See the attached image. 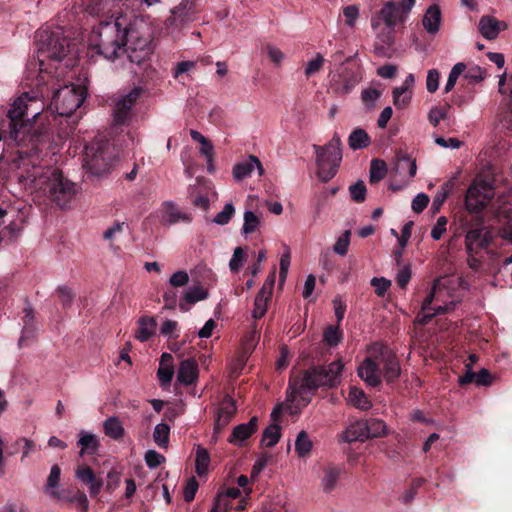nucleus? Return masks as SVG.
I'll return each instance as SVG.
<instances>
[{
    "label": "nucleus",
    "mask_w": 512,
    "mask_h": 512,
    "mask_svg": "<svg viewBox=\"0 0 512 512\" xmlns=\"http://www.w3.org/2000/svg\"><path fill=\"white\" fill-rule=\"evenodd\" d=\"M324 62H325L324 57L320 53H317L315 55V57L313 59L309 60L307 62V64L305 65V68H304L305 76L307 78H309V77L315 75L316 73H318L322 69Z\"/></svg>",
    "instance_id": "nucleus-49"
},
{
    "label": "nucleus",
    "mask_w": 512,
    "mask_h": 512,
    "mask_svg": "<svg viewBox=\"0 0 512 512\" xmlns=\"http://www.w3.org/2000/svg\"><path fill=\"white\" fill-rule=\"evenodd\" d=\"M236 404L235 401L229 397L225 396L224 399L220 403V407L217 412V416L224 418L228 421H230L233 417V415L236 412Z\"/></svg>",
    "instance_id": "nucleus-47"
},
{
    "label": "nucleus",
    "mask_w": 512,
    "mask_h": 512,
    "mask_svg": "<svg viewBox=\"0 0 512 512\" xmlns=\"http://www.w3.org/2000/svg\"><path fill=\"white\" fill-rule=\"evenodd\" d=\"M365 420H358L351 423L339 436L340 442H364L367 440Z\"/></svg>",
    "instance_id": "nucleus-25"
},
{
    "label": "nucleus",
    "mask_w": 512,
    "mask_h": 512,
    "mask_svg": "<svg viewBox=\"0 0 512 512\" xmlns=\"http://www.w3.org/2000/svg\"><path fill=\"white\" fill-rule=\"evenodd\" d=\"M344 368L341 360L333 361L327 368L313 367L304 372L299 380L291 381L286 403H293L296 395L312 392L320 387H335L340 382V374Z\"/></svg>",
    "instance_id": "nucleus-5"
},
{
    "label": "nucleus",
    "mask_w": 512,
    "mask_h": 512,
    "mask_svg": "<svg viewBox=\"0 0 512 512\" xmlns=\"http://www.w3.org/2000/svg\"><path fill=\"white\" fill-rule=\"evenodd\" d=\"M358 376L370 387L382 383H393L401 374L396 354L382 343H374L368 348V356L357 368Z\"/></svg>",
    "instance_id": "nucleus-3"
},
{
    "label": "nucleus",
    "mask_w": 512,
    "mask_h": 512,
    "mask_svg": "<svg viewBox=\"0 0 512 512\" xmlns=\"http://www.w3.org/2000/svg\"><path fill=\"white\" fill-rule=\"evenodd\" d=\"M465 70L466 64L463 62H459L452 67L444 87V93H449L453 90L458 78L464 73Z\"/></svg>",
    "instance_id": "nucleus-46"
},
{
    "label": "nucleus",
    "mask_w": 512,
    "mask_h": 512,
    "mask_svg": "<svg viewBox=\"0 0 512 512\" xmlns=\"http://www.w3.org/2000/svg\"><path fill=\"white\" fill-rule=\"evenodd\" d=\"M453 186H454L453 181H447L437 191V193L435 194V196L433 198V202H432V208L435 211H438L440 209V207L443 205L447 196L452 191Z\"/></svg>",
    "instance_id": "nucleus-45"
},
{
    "label": "nucleus",
    "mask_w": 512,
    "mask_h": 512,
    "mask_svg": "<svg viewBox=\"0 0 512 512\" xmlns=\"http://www.w3.org/2000/svg\"><path fill=\"white\" fill-rule=\"evenodd\" d=\"M495 218L499 222L512 221V188L497 197L491 206Z\"/></svg>",
    "instance_id": "nucleus-19"
},
{
    "label": "nucleus",
    "mask_w": 512,
    "mask_h": 512,
    "mask_svg": "<svg viewBox=\"0 0 512 512\" xmlns=\"http://www.w3.org/2000/svg\"><path fill=\"white\" fill-rule=\"evenodd\" d=\"M313 443L308 434L302 430L298 433L295 440V451L299 457H305L310 454Z\"/></svg>",
    "instance_id": "nucleus-39"
},
{
    "label": "nucleus",
    "mask_w": 512,
    "mask_h": 512,
    "mask_svg": "<svg viewBox=\"0 0 512 512\" xmlns=\"http://www.w3.org/2000/svg\"><path fill=\"white\" fill-rule=\"evenodd\" d=\"M493 197L492 188L481 179H474L465 194V209L471 214L481 213Z\"/></svg>",
    "instance_id": "nucleus-12"
},
{
    "label": "nucleus",
    "mask_w": 512,
    "mask_h": 512,
    "mask_svg": "<svg viewBox=\"0 0 512 512\" xmlns=\"http://www.w3.org/2000/svg\"><path fill=\"white\" fill-rule=\"evenodd\" d=\"M347 401L350 405L360 410H368L372 407L371 401L365 392L358 387H351L348 393Z\"/></svg>",
    "instance_id": "nucleus-34"
},
{
    "label": "nucleus",
    "mask_w": 512,
    "mask_h": 512,
    "mask_svg": "<svg viewBox=\"0 0 512 512\" xmlns=\"http://www.w3.org/2000/svg\"><path fill=\"white\" fill-rule=\"evenodd\" d=\"M399 17V8L396 6V3L393 0H390L383 5L378 15L371 19V26L373 30H377L381 22H383L388 28L389 33L385 40L386 44L388 45L392 43L391 34L395 31Z\"/></svg>",
    "instance_id": "nucleus-14"
},
{
    "label": "nucleus",
    "mask_w": 512,
    "mask_h": 512,
    "mask_svg": "<svg viewBox=\"0 0 512 512\" xmlns=\"http://www.w3.org/2000/svg\"><path fill=\"white\" fill-rule=\"evenodd\" d=\"M245 260V253L244 250L241 247H236L233 253L232 258L229 262V267L231 271L236 272L240 269V267L243 265V262Z\"/></svg>",
    "instance_id": "nucleus-60"
},
{
    "label": "nucleus",
    "mask_w": 512,
    "mask_h": 512,
    "mask_svg": "<svg viewBox=\"0 0 512 512\" xmlns=\"http://www.w3.org/2000/svg\"><path fill=\"white\" fill-rule=\"evenodd\" d=\"M349 192L352 200L357 203L363 202L366 198V187L362 181H358L351 185L349 187Z\"/></svg>",
    "instance_id": "nucleus-54"
},
{
    "label": "nucleus",
    "mask_w": 512,
    "mask_h": 512,
    "mask_svg": "<svg viewBox=\"0 0 512 512\" xmlns=\"http://www.w3.org/2000/svg\"><path fill=\"white\" fill-rule=\"evenodd\" d=\"M145 462L149 468L154 469L165 462V457L156 450L151 449L145 454Z\"/></svg>",
    "instance_id": "nucleus-56"
},
{
    "label": "nucleus",
    "mask_w": 512,
    "mask_h": 512,
    "mask_svg": "<svg viewBox=\"0 0 512 512\" xmlns=\"http://www.w3.org/2000/svg\"><path fill=\"white\" fill-rule=\"evenodd\" d=\"M275 279L276 273L275 271H272L266 278L260 291L257 293L254 300V308L252 311V316L254 319H260L265 315L267 311V303L272 295V291L274 288Z\"/></svg>",
    "instance_id": "nucleus-17"
},
{
    "label": "nucleus",
    "mask_w": 512,
    "mask_h": 512,
    "mask_svg": "<svg viewBox=\"0 0 512 512\" xmlns=\"http://www.w3.org/2000/svg\"><path fill=\"white\" fill-rule=\"evenodd\" d=\"M395 170L400 175L407 174L408 178L411 179L416 175V161L409 156L403 155L398 158L395 165Z\"/></svg>",
    "instance_id": "nucleus-37"
},
{
    "label": "nucleus",
    "mask_w": 512,
    "mask_h": 512,
    "mask_svg": "<svg viewBox=\"0 0 512 512\" xmlns=\"http://www.w3.org/2000/svg\"><path fill=\"white\" fill-rule=\"evenodd\" d=\"M370 143L371 139L369 135L362 128L353 130L348 138V144L353 150L366 148L370 145Z\"/></svg>",
    "instance_id": "nucleus-35"
},
{
    "label": "nucleus",
    "mask_w": 512,
    "mask_h": 512,
    "mask_svg": "<svg viewBox=\"0 0 512 512\" xmlns=\"http://www.w3.org/2000/svg\"><path fill=\"white\" fill-rule=\"evenodd\" d=\"M195 7L193 0H181L171 10L170 17L166 20V27L171 32L179 31L185 24L194 20Z\"/></svg>",
    "instance_id": "nucleus-15"
},
{
    "label": "nucleus",
    "mask_w": 512,
    "mask_h": 512,
    "mask_svg": "<svg viewBox=\"0 0 512 512\" xmlns=\"http://www.w3.org/2000/svg\"><path fill=\"white\" fill-rule=\"evenodd\" d=\"M387 174V166L383 160L373 159L370 164L369 179L371 183H378Z\"/></svg>",
    "instance_id": "nucleus-42"
},
{
    "label": "nucleus",
    "mask_w": 512,
    "mask_h": 512,
    "mask_svg": "<svg viewBox=\"0 0 512 512\" xmlns=\"http://www.w3.org/2000/svg\"><path fill=\"white\" fill-rule=\"evenodd\" d=\"M170 427L166 423H159L153 431V440L161 448H167L169 445Z\"/></svg>",
    "instance_id": "nucleus-41"
},
{
    "label": "nucleus",
    "mask_w": 512,
    "mask_h": 512,
    "mask_svg": "<svg viewBox=\"0 0 512 512\" xmlns=\"http://www.w3.org/2000/svg\"><path fill=\"white\" fill-rule=\"evenodd\" d=\"M381 96V92L375 88H366L361 92V100L368 109L374 108Z\"/></svg>",
    "instance_id": "nucleus-51"
},
{
    "label": "nucleus",
    "mask_w": 512,
    "mask_h": 512,
    "mask_svg": "<svg viewBox=\"0 0 512 512\" xmlns=\"http://www.w3.org/2000/svg\"><path fill=\"white\" fill-rule=\"evenodd\" d=\"M191 215L181 211L172 201H165L161 205V222L165 225H173L179 222H190Z\"/></svg>",
    "instance_id": "nucleus-20"
},
{
    "label": "nucleus",
    "mask_w": 512,
    "mask_h": 512,
    "mask_svg": "<svg viewBox=\"0 0 512 512\" xmlns=\"http://www.w3.org/2000/svg\"><path fill=\"white\" fill-rule=\"evenodd\" d=\"M178 324L174 320H166L162 323L160 328V333L169 338L176 339L178 338Z\"/></svg>",
    "instance_id": "nucleus-58"
},
{
    "label": "nucleus",
    "mask_w": 512,
    "mask_h": 512,
    "mask_svg": "<svg viewBox=\"0 0 512 512\" xmlns=\"http://www.w3.org/2000/svg\"><path fill=\"white\" fill-rule=\"evenodd\" d=\"M86 97V88L82 85H66L58 89L51 100L50 108L58 115L70 116L79 108Z\"/></svg>",
    "instance_id": "nucleus-10"
},
{
    "label": "nucleus",
    "mask_w": 512,
    "mask_h": 512,
    "mask_svg": "<svg viewBox=\"0 0 512 512\" xmlns=\"http://www.w3.org/2000/svg\"><path fill=\"white\" fill-rule=\"evenodd\" d=\"M342 340V334L336 326H329L323 334V341L329 346H337Z\"/></svg>",
    "instance_id": "nucleus-50"
},
{
    "label": "nucleus",
    "mask_w": 512,
    "mask_h": 512,
    "mask_svg": "<svg viewBox=\"0 0 512 512\" xmlns=\"http://www.w3.org/2000/svg\"><path fill=\"white\" fill-rule=\"evenodd\" d=\"M342 472L343 468L338 465L328 464L323 468L321 488L325 493H330L336 488Z\"/></svg>",
    "instance_id": "nucleus-28"
},
{
    "label": "nucleus",
    "mask_w": 512,
    "mask_h": 512,
    "mask_svg": "<svg viewBox=\"0 0 512 512\" xmlns=\"http://www.w3.org/2000/svg\"><path fill=\"white\" fill-rule=\"evenodd\" d=\"M254 169H257L259 176H262L264 174V168L260 160L256 156L250 155L248 159L236 163L233 166V177L236 181H241L249 177L254 171Z\"/></svg>",
    "instance_id": "nucleus-21"
},
{
    "label": "nucleus",
    "mask_w": 512,
    "mask_h": 512,
    "mask_svg": "<svg viewBox=\"0 0 512 512\" xmlns=\"http://www.w3.org/2000/svg\"><path fill=\"white\" fill-rule=\"evenodd\" d=\"M316 154L317 176L323 181L331 180L337 173L342 161V142L337 133L325 145H313Z\"/></svg>",
    "instance_id": "nucleus-7"
},
{
    "label": "nucleus",
    "mask_w": 512,
    "mask_h": 512,
    "mask_svg": "<svg viewBox=\"0 0 512 512\" xmlns=\"http://www.w3.org/2000/svg\"><path fill=\"white\" fill-rule=\"evenodd\" d=\"M283 250L284 251H283V254L281 255L280 263H279V266H280L279 280H280L281 284L284 283L286 280L288 270L290 267V262H291V250H290L289 246L286 244H283Z\"/></svg>",
    "instance_id": "nucleus-48"
},
{
    "label": "nucleus",
    "mask_w": 512,
    "mask_h": 512,
    "mask_svg": "<svg viewBox=\"0 0 512 512\" xmlns=\"http://www.w3.org/2000/svg\"><path fill=\"white\" fill-rule=\"evenodd\" d=\"M441 19V10L438 5L434 4L427 8L422 18V25L429 34L435 35L440 29Z\"/></svg>",
    "instance_id": "nucleus-29"
},
{
    "label": "nucleus",
    "mask_w": 512,
    "mask_h": 512,
    "mask_svg": "<svg viewBox=\"0 0 512 512\" xmlns=\"http://www.w3.org/2000/svg\"><path fill=\"white\" fill-rule=\"evenodd\" d=\"M140 93L141 90L135 88L116 101L113 112V122L115 125H123L129 120L131 108L136 103Z\"/></svg>",
    "instance_id": "nucleus-16"
},
{
    "label": "nucleus",
    "mask_w": 512,
    "mask_h": 512,
    "mask_svg": "<svg viewBox=\"0 0 512 512\" xmlns=\"http://www.w3.org/2000/svg\"><path fill=\"white\" fill-rule=\"evenodd\" d=\"M362 80V71L359 65L353 64L347 66L338 75V79H333L331 87L335 93L344 96L349 94Z\"/></svg>",
    "instance_id": "nucleus-13"
},
{
    "label": "nucleus",
    "mask_w": 512,
    "mask_h": 512,
    "mask_svg": "<svg viewBox=\"0 0 512 512\" xmlns=\"http://www.w3.org/2000/svg\"><path fill=\"white\" fill-rule=\"evenodd\" d=\"M44 110L43 101L36 93H24L18 97L8 111V137L21 146L20 150L31 153L39 152L40 143H34L41 137V132L35 128V119Z\"/></svg>",
    "instance_id": "nucleus-2"
},
{
    "label": "nucleus",
    "mask_w": 512,
    "mask_h": 512,
    "mask_svg": "<svg viewBox=\"0 0 512 512\" xmlns=\"http://www.w3.org/2000/svg\"><path fill=\"white\" fill-rule=\"evenodd\" d=\"M366 422V434L367 439L369 438H378L386 435L387 433V426L386 424L379 419L371 418L368 420H365Z\"/></svg>",
    "instance_id": "nucleus-38"
},
{
    "label": "nucleus",
    "mask_w": 512,
    "mask_h": 512,
    "mask_svg": "<svg viewBox=\"0 0 512 512\" xmlns=\"http://www.w3.org/2000/svg\"><path fill=\"white\" fill-rule=\"evenodd\" d=\"M116 163L114 148L108 141L96 139L85 148L83 167L93 176H103Z\"/></svg>",
    "instance_id": "nucleus-8"
},
{
    "label": "nucleus",
    "mask_w": 512,
    "mask_h": 512,
    "mask_svg": "<svg viewBox=\"0 0 512 512\" xmlns=\"http://www.w3.org/2000/svg\"><path fill=\"white\" fill-rule=\"evenodd\" d=\"M439 72L436 69H431L427 73L426 88L430 93L437 91L439 87Z\"/></svg>",
    "instance_id": "nucleus-63"
},
{
    "label": "nucleus",
    "mask_w": 512,
    "mask_h": 512,
    "mask_svg": "<svg viewBox=\"0 0 512 512\" xmlns=\"http://www.w3.org/2000/svg\"><path fill=\"white\" fill-rule=\"evenodd\" d=\"M350 235L351 232L349 230H346L341 236L338 237L333 246V251L336 254L340 256H345L347 254L348 247L350 244Z\"/></svg>",
    "instance_id": "nucleus-53"
},
{
    "label": "nucleus",
    "mask_w": 512,
    "mask_h": 512,
    "mask_svg": "<svg viewBox=\"0 0 512 512\" xmlns=\"http://www.w3.org/2000/svg\"><path fill=\"white\" fill-rule=\"evenodd\" d=\"M447 117V109L444 107H433L428 113L429 122L434 126H438L441 120Z\"/></svg>",
    "instance_id": "nucleus-59"
},
{
    "label": "nucleus",
    "mask_w": 512,
    "mask_h": 512,
    "mask_svg": "<svg viewBox=\"0 0 512 512\" xmlns=\"http://www.w3.org/2000/svg\"><path fill=\"white\" fill-rule=\"evenodd\" d=\"M189 282V275L186 271L180 270L170 276L169 283L172 287H183Z\"/></svg>",
    "instance_id": "nucleus-62"
},
{
    "label": "nucleus",
    "mask_w": 512,
    "mask_h": 512,
    "mask_svg": "<svg viewBox=\"0 0 512 512\" xmlns=\"http://www.w3.org/2000/svg\"><path fill=\"white\" fill-rule=\"evenodd\" d=\"M462 75L471 82H479L485 78V70L477 65L466 66V70Z\"/></svg>",
    "instance_id": "nucleus-55"
},
{
    "label": "nucleus",
    "mask_w": 512,
    "mask_h": 512,
    "mask_svg": "<svg viewBox=\"0 0 512 512\" xmlns=\"http://www.w3.org/2000/svg\"><path fill=\"white\" fill-rule=\"evenodd\" d=\"M491 237L485 228H474L467 231L465 245L468 253H477L479 250L488 247Z\"/></svg>",
    "instance_id": "nucleus-18"
},
{
    "label": "nucleus",
    "mask_w": 512,
    "mask_h": 512,
    "mask_svg": "<svg viewBox=\"0 0 512 512\" xmlns=\"http://www.w3.org/2000/svg\"><path fill=\"white\" fill-rule=\"evenodd\" d=\"M208 297V291L201 285L187 288L179 300V309L183 312L189 311L190 307L195 303L205 300Z\"/></svg>",
    "instance_id": "nucleus-24"
},
{
    "label": "nucleus",
    "mask_w": 512,
    "mask_h": 512,
    "mask_svg": "<svg viewBox=\"0 0 512 512\" xmlns=\"http://www.w3.org/2000/svg\"><path fill=\"white\" fill-rule=\"evenodd\" d=\"M258 427L257 417H252L248 423H243L236 426L228 441L231 444L241 445L246 439H248L253 433L256 432Z\"/></svg>",
    "instance_id": "nucleus-27"
},
{
    "label": "nucleus",
    "mask_w": 512,
    "mask_h": 512,
    "mask_svg": "<svg viewBox=\"0 0 512 512\" xmlns=\"http://www.w3.org/2000/svg\"><path fill=\"white\" fill-rule=\"evenodd\" d=\"M17 169V178L25 190L36 198H47L61 209L71 206L75 199L77 185L55 168L41 165L40 152L18 150L13 161Z\"/></svg>",
    "instance_id": "nucleus-1"
},
{
    "label": "nucleus",
    "mask_w": 512,
    "mask_h": 512,
    "mask_svg": "<svg viewBox=\"0 0 512 512\" xmlns=\"http://www.w3.org/2000/svg\"><path fill=\"white\" fill-rule=\"evenodd\" d=\"M157 323L153 317H141L138 320V329L135 338L141 342L147 341L156 332Z\"/></svg>",
    "instance_id": "nucleus-32"
},
{
    "label": "nucleus",
    "mask_w": 512,
    "mask_h": 512,
    "mask_svg": "<svg viewBox=\"0 0 512 512\" xmlns=\"http://www.w3.org/2000/svg\"><path fill=\"white\" fill-rule=\"evenodd\" d=\"M265 51L270 60L277 66L281 65L282 61L285 59V54L271 43L265 45Z\"/></svg>",
    "instance_id": "nucleus-57"
},
{
    "label": "nucleus",
    "mask_w": 512,
    "mask_h": 512,
    "mask_svg": "<svg viewBox=\"0 0 512 512\" xmlns=\"http://www.w3.org/2000/svg\"><path fill=\"white\" fill-rule=\"evenodd\" d=\"M69 43L67 38L59 32H42L39 35L37 63L40 72H48L47 60L61 61L68 53Z\"/></svg>",
    "instance_id": "nucleus-9"
},
{
    "label": "nucleus",
    "mask_w": 512,
    "mask_h": 512,
    "mask_svg": "<svg viewBox=\"0 0 512 512\" xmlns=\"http://www.w3.org/2000/svg\"><path fill=\"white\" fill-rule=\"evenodd\" d=\"M235 213V208L232 203H227L223 207L222 211L217 213L213 219V222L218 225H226L229 223Z\"/></svg>",
    "instance_id": "nucleus-52"
},
{
    "label": "nucleus",
    "mask_w": 512,
    "mask_h": 512,
    "mask_svg": "<svg viewBox=\"0 0 512 512\" xmlns=\"http://www.w3.org/2000/svg\"><path fill=\"white\" fill-rule=\"evenodd\" d=\"M478 27L484 38L493 40L498 36L500 31L506 28V24L492 16L486 15L481 17Z\"/></svg>",
    "instance_id": "nucleus-26"
},
{
    "label": "nucleus",
    "mask_w": 512,
    "mask_h": 512,
    "mask_svg": "<svg viewBox=\"0 0 512 512\" xmlns=\"http://www.w3.org/2000/svg\"><path fill=\"white\" fill-rule=\"evenodd\" d=\"M343 16L345 23L349 27H354L356 20L359 17V9L355 5H349L343 9Z\"/></svg>",
    "instance_id": "nucleus-61"
},
{
    "label": "nucleus",
    "mask_w": 512,
    "mask_h": 512,
    "mask_svg": "<svg viewBox=\"0 0 512 512\" xmlns=\"http://www.w3.org/2000/svg\"><path fill=\"white\" fill-rule=\"evenodd\" d=\"M76 478L88 487L92 496H97L103 486V481L96 478L93 470L87 465H79L75 471Z\"/></svg>",
    "instance_id": "nucleus-22"
},
{
    "label": "nucleus",
    "mask_w": 512,
    "mask_h": 512,
    "mask_svg": "<svg viewBox=\"0 0 512 512\" xmlns=\"http://www.w3.org/2000/svg\"><path fill=\"white\" fill-rule=\"evenodd\" d=\"M243 220L242 233L244 235L254 233L261 225V217L250 210L244 212Z\"/></svg>",
    "instance_id": "nucleus-40"
},
{
    "label": "nucleus",
    "mask_w": 512,
    "mask_h": 512,
    "mask_svg": "<svg viewBox=\"0 0 512 512\" xmlns=\"http://www.w3.org/2000/svg\"><path fill=\"white\" fill-rule=\"evenodd\" d=\"M103 430L113 440H121L125 434L123 424L116 416H110L103 422Z\"/></svg>",
    "instance_id": "nucleus-33"
},
{
    "label": "nucleus",
    "mask_w": 512,
    "mask_h": 512,
    "mask_svg": "<svg viewBox=\"0 0 512 512\" xmlns=\"http://www.w3.org/2000/svg\"><path fill=\"white\" fill-rule=\"evenodd\" d=\"M209 464H210V456H209L208 451L205 448L198 446L196 449V460H195L196 473L199 476L206 474Z\"/></svg>",
    "instance_id": "nucleus-44"
},
{
    "label": "nucleus",
    "mask_w": 512,
    "mask_h": 512,
    "mask_svg": "<svg viewBox=\"0 0 512 512\" xmlns=\"http://www.w3.org/2000/svg\"><path fill=\"white\" fill-rule=\"evenodd\" d=\"M77 444L81 447L80 456H83L85 453H95L99 446L96 436L86 431L80 433Z\"/></svg>",
    "instance_id": "nucleus-36"
},
{
    "label": "nucleus",
    "mask_w": 512,
    "mask_h": 512,
    "mask_svg": "<svg viewBox=\"0 0 512 512\" xmlns=\"http://www.w3.org/2000/svg\"><path fill=\"white\" fill-rule=\"evenodd\" d=\"M123 52L127 53V57L131 63L141 65L145 63L151 53V31L147 24L141 22L139 24H131L125 26V44Z\"/></svg>",
    "instance_id": "nucleus-6"
},
{
    "label": "nucleus",
    "mask_w": 512,
    "mask_h": 512,
    "mask_svg": "<svg viewBox=\"0 0 512 512\" xmlns=\"http://www.w3.org/2000/svg\"><path fill=\"white\" fill-rule=\"evenodd\" d=\"M280 437V426L270 424L263 432L261 443L267 447H273L278 443Z\"/></svg>",
    "instance_id": "nucleus-43"
},
{
    "label": "nucleus",
    "mask_w": 512,
    "mask_h": 512,
    "mask_svg": "<svg viewBox=\"0 0 512 512\" xmlns=\"http://www.w3.org/2000/svg\"><path fill=\"white\" fill-rule=\"evenodd\" d=\"M61 477V469L59 465L54 464L50 473L47 477L46 484L44 486V492L48 494L52 499L59 500L61 498V494L56 488L59 486Z\"/></svg>",
    "instance_id": "nucleus-31"
},
{
    "label": "nucleus",
    "mask_w": 512,
    "mask_h": 512,
    "mask_svg": "<svg viewBox=\"0 0 512 512\" xmlns=\"http://www.w3.org/2000/svg\"><path fill=\"white\" fill-rule=\"evenodd\" d=\"M124 44L125 25L120 18L99 24L89 38L90 51L109 61H114L123 53Z\"/></svg>",
    "instance_id": "nucleus-4"
},
{
    "label": "nucleus",
    "mask_w": 512,
    "mask_h": 512,
    "mask_svg": "<svg viewBox=\"0 0 512 512\" xmlns=\"http://www.w3.org/2000/svg\"><path fill=\"white\" fill-rule=\"evenodd\" d=\"M198 376V365L194 359H186L181 362L177 380L184 385H191L195 382Z\"/></svg>",
    "instance_id": "nucleus-30"
},
{
    "label": "nucleus",
    "mask_w": 512,
    "mask_h": 512,
    "mask_svg": "<svg viewBox=\"0 0 512 512\" xmlns=\"http://www.w3.org/2000/svg\"><path fill=\"white\" fill-rule=\"evenodd\" d=\"M447 291L442 279L438 278L434 281L433 287L422 303V318L419 322L428 323L434 316L445 314L454 309L455 302H445Z\"/></svg>",
    "instance_id": "nucleus-11"
},
{
    "label": "nucleus",
    "mask_w": 512,
    "mask_h": 512,
    "mask_svg": "<svg viewBox=\"0 0 512 512\" xmlns=\"http://www.w3.org/2000/svg\"><path fill=\"white\" fill-rule=\"evenodd\" d=\"M371 285L375 288V293L378 296H383L391 285V282L383 277H374L371 280Z\"/></svg>",
    "instance_id": "nucleus-64"
},
{
    "label": "nucleus",
    "mask_w": 512,
    "mask_h": 512,
    "mask_svg": "<svg viewBox=\"0 0 512 512\" xmlns=\"http://www.w3.org/2000/svg\"><path fill=\"white\" fill-rule=\"evenodd\" d=\"M414 83V75L409 74L403 81L402 85L393 90V104L396 106V108L403 109L410 103Z\"/></svg>",
    "instance_id": "nucleus-23"
}]
</instances>
